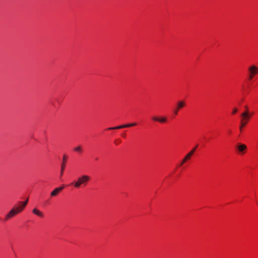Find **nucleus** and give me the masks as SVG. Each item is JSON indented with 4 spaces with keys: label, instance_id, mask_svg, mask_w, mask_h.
<instances>
[{
    "label": "nucleus",
    "instance_id": "obj_1",
    "mask_svg": "<svg viewBox=\"0 0 258 258\" xmlns=\"http://www.w3.org/2000/svg\"><path fill=\"white\" fill-rule=\"evenodd\" d=\"M90 177L87 175H83L78 177L77 180L72 183L75 187L78 188L81 185H86L88 182L90 180Z\"/></svg>",
    "mask_w": 258,
    "mask_h": 258
},
{
    "label": "nucleus",
    "instance_id": "obj_2",
    "mask_svg": "<svg viewBox=\"0 0 258 258\" xmlns=\"http://www.w3.org/2000/svg\"><path fill=\"white\" fill-rule=\"evenodd\" d=\"M241 119L240 120V130L242 131V128L244 127L247 124L249 119L250 117V115L248 111H245L241 114Z\"/></svg>",
    "mask_w": 258,
    "mask_h": 258
},
{
    "label": "nucleus",
    "instance_id": "obj_3",
    "mask_svg": "<svg viewBox=\"0 0 258 258\" xmlns=\"http://www.w3.org/2000/svg\"><path fill=\"white\" fill-rule=\"evenodd\" d=\"M28 202V199H27L24 202H19L18 204L14 207L16 208L17 211L18 213L21 212L27 205Z\"/></svg>",
    "mask_w": 258,
    "mask_h": 258
},
{
    "label": "nucleus",
    "instance_id": "obj_4",
    "mask_svg": "<svg viewBox=\"0 0 258 258\" xmlns=\"http://www.w3.org/2000/svg\"><path fill=\"white\" fill-rule=\"evenodd\" d=\"M198 145H197L194 148H193L183 159L182 160L180 165H182L184 163H185L188 160H189L191 157V156L194 154L196 148H197Z\"/></svg>",
    "mask_w": 258,
    "mask_h": 258
},
{
    "label": "nucleus",
    "instance_id": "obj_5",
    "mask_svg": "<svg viewBox=\"0 0 258 258\" xmlns=\"http://www.w3.org/2000/svg\"><path fill=\"white\" fill-rule=\"evenodd\" d=\"M236 148L239 154H243L247 149V147L245 144L238 143L236 145Z\"/></svg>",
    "mask_w": 258,
    "mask_h": 258
},
{
    "label": "nucleus",
    "instance_id": "obj_6",
    "mask_svg": "<svg viewBox=\"0 0 258 258\" xmlns=\"http://www.w3.org/2000/svg\"><path fill=\"white\" fill-rule=\"evenodd\" d=\"M136 125H137V123L134 122V123H130V124H123V125H119V126H115V127H109L108 129L109 130H118V129H121V128H125V127L134 126Z\"/></svg>",
    "mask_w": 258,
    "mask_h": 258
},
{
    "label": "nucleus",
    "instance_id": "obj_7",
    "mask_svg": "<svg viewBox=\"0 0 258 258\" xmlns=\"http://www.w3.org/2000/svg\"><path fill=\"white\" fill-rule=\"evenodd\" d=\"M248 70L250 72L249 79L251 80L256 74L257 67L255 66H252L249 68Z\"/></svg>",
    "mask_w": 258,
    "mask_h": 258
},
{
    "label": "nucleus",
    "instance_id": "obj_8",
    "mask_svg": "<svg viewBox=\"0 0 258 258\" xmlns=\"http://www.w3.org/2000/svg\"><path fill=\"white\" fill-rule=\"evenodd\" d=\"M17 214H18V213L17 211L16 208L13 207L11 209V210L8 213V214L7 215L6 217V220H8V219L14 217Z\"/></svg>",
    "mask_w": 258,
    "mask_h": 258
},
{
    "label": "nucleus",
    "instance_id": "obj_9",
    "mask_svg": "<svg viewBox=\"0 0 258 258\" xmlns=\"http://www.w3.org/2000/svg\"><path fill=\"white\" fill-rule=\"evenodd\" d=\"M185 105V103L183 101H179L177 103V107L174 110L175 114L177 115L178 113V110L183 107Z\"/></svg>",
    "mask_w": 258,
    "mask_h": 258
},
{
    "label": "nucleus",
    "instance_id": "obj_10",
    "mask_svg": "<svg viewBox=\"0 0 258 258\" xmlns=\"http://www.w3.org/2000/svg\"><path fill=\"white\" fill-rule=\"evenodd\" d=\"M152 119L155 121H159L161 123H164L167 121V118L163 116L161 117H157V116H153Z\"/></svg>",
    "mask_w": 258,
    "mask_h": 258
},
{
    "label": "nucleus",
    "instance_id": "obj_11",
    "mask_svg": "<svg viewBox=\"0 0 258 258\" xmlns=\"http://www.w3.org/2000/svg\"><path fill=\"white\" fill-rule=\"evenodd\" d=\"M63 188V186L55 188L53 191L50 193V196L51 197L56 196L60 191H61Z\"/></svg>",
    "mask_w": 258,
    "mask_h": 258
},
{
    "label": "nucleus",
    "instance_id": "obj_12",
    "mask_svg": "<svg viewBox=\"0 0 258 258\" xmlns=\"http://www.w3.org/2000/svg\"><path fill=\"white\" fill-rule=\"evenodd\" d=\"M67 156L66 155H64L63 156V161H62V163L61 164V170H60V175H62L63 174V170L64 169V168H65V166H66V159H67Z\"/></svg>",
    "mask_w": 258,
    "mask_h": 258
},
{
    "label": "nucleus",
    "instance_id": "obj_13",
    "mask_svg": "<svg viewBox=\"0 0 258 258\" xmlns=\"http://www.w3.org/2000/svg\"><path fill=\"white\" fill-rule=\"evenodd\" d=\"M32 212L33 214H34L35 215H36L42 218L44 217L43 213L36 208L33 209L32 210Z\"/></svg>",
    "mask_w": 258,
    "mask_h": 258
},
{
    "label": "nucleus",
    "instance_id": "obj_14",
    "mask_svg": "<svg viewBox=\"0 0 258 258\" xmlns=\"http://www.w3.org/2000/svg\"><path fill=\"white\" fill-rule=\"evenodd\" d=\"M74 151L78 152H82V148L81 146H78L74 149Z\"/></svg>",
    "mask_w": 258,
    "mask_h": 258
},
{
    "label": "nucleus",
    "instance_id": "obj_15",
    "mask_svg": "<svg viewBox=\"0 0 258 258\" xmlns=\"http://www.w3.org/2000/svg\"><path fill=\"white\" fill-rule=\"evenodd\" d=\"M238 111V109L236 108H234L233 110L232 113L235 114Z\"/></svg>",
    "mask_w": 258,
    "mask_h": 258
},
{
    "label": "nucleus",
    "instance_id": "obj_16",
    "mask_svg": "<svg viewBox=\"0 0 258 258\" xmlns=\"http://www.w3.org/2000/svg\"><path fill=\"white\" fill-rule=\"evenodd\" d=\"M245 107V109H246L245 111H248V109L247 106H246Z\"/></svg>",
    "mask_w": 258,
    "mask_h": 258
},
{
    "label": "nucleus",
    "instance_id": "obj_17",
    "mask_svg": "<svg viewBox=\"0 0 258 258\" xmlns=\"http://www.w3.org/2000/svg\"><path fill=\"white\" fill-rule=\"evenodd\" d=\"M258 73V68H257L256 74Z\"/></svg>",
    "mask_w": 258,
    "mask_h": 258
},
{
    "label": "nucleus",
    "instance_id": "obj_18",
    "mask_svg": "<svg viewBox=\"0 0 258 258\" xmlns=\"http://www.w3.org/2000/svg\"><path fill=\"white\" fill-rule=\"evenodd\" d=\"M115 144H116V145L117 144V141H115Z\"/></svg>",
    "mask_w": 258,
    "mask_h": 258
}]
</instances>
